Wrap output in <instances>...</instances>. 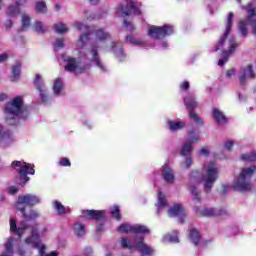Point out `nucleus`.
<instances>
[{
	"label": "nucleus",
	"instance_id": "f257e3e1",
	"mask_svg": "<svg viewBox=\"0 0 256 256\" xmlns=\"http://www.w3.org/2000/svg\"><path fill=\"white\" fill-rule=\"evenodd\" d=\"M25 103L23 96H16L11 102L4 106V114L6 115V123L12 127L19 125V119H24Z\"/></svg>",
	"mask_w": 256,
	"mask_h": 256
},
{
	"label": "nucleus",
	"instance_id": "f03ea898",
	"mask_svg": "<svg viewBox=\"0 0 256 256\" xmlns=\"http://www.w3.org/2000/svg\"><path fill=\"white\" fill-rule=\"evenodd\" d=\"M39 203H41V198L35 194L20 195L16 202V209L20 211L25 221H36L39 219V212L31 209L27 213L26 209L27 207H35Z\"/></svg>",
	"mask_w": 256,
	"mask_h": 256
},
{
	"label": "nucleus",
	"instance_id": "7ed1b4c3",
	"mask_svg": "<svg viewBox=\"0 0 256 256\" xmlns=\"http://www.w3.org/2000/svg\"><path fill=\"white\" fill-rule=\"evenodd\" d=\"M256 166H250L248 168H243L238 179H236L232 186L223 184L221 189V195L225 197L229 189H233V191H240L241 193H245V191H251L253 187L251 183L247 182V179H251L253 175H255Z\"/></svg>",
	"mask_w": 256,
	"mask_h": 256
},
{
	"label": "nucleus",
	"instance_id": "20e7f679",
	"mask_svg": "<svg viewBox=\"0 0 256 256\" xmlns=\"http://www.w3.org/2000/svg\"><path fill=\"white\" fill-rule=\"evenodd\" d=\"M120 243L122 249H129V251H135V249H137L142 256L155 255V250L145 243L144 237H136L134 239L135 245H133V242H131L129 238H122Z\"/></svg>",
	"mask_w": 256,
	"mask_h": 256
},
{
	"label": "nucleus",
	"instance_id": "39448f33",
	"mask_svg": "<svg viewBox=\"0 0 256 256\" xmlns=\"http://www.w3.org/2000/svg\"><path fill=\"white\" fill-rule=\"evenodd\" d=\"M246 10L247 16L245 20H241L238 24V29L242 37H247V25L252 27V34L256 35V8L253 3H249L243 7Z\"/></svg>",
	"mask_w": 256,
	"mask_h": 256
},
{
	"label": "nucleus",
	"instance_id": "423d86ee",
	"mask_svg": "<svg viewBox=\"0 0 256 256\" xmlns=\"http://www.w3.org/2000/svg\"><path fill=\"white\" fill-rule=\"evenodd\" d=\"M11 166L20 167L16 169V171L18 173V185L21 187H25V185L31 181L28 175L35 174V164L15 160L12 162Z\"/></svg>",
	"mask_w": 256,
	"mask_h": 256
},
{
	"label": "nucleus",
	"instance_id": "0eeeda50",
	"mask_svg": "<svg viewBox=\"0 0 256 256\" xmlns=\"http://www.w3.org/2000/svg\"><path fill=\"white\" fill-rule=\"evenodd\" d=\"M219 177V169L215 167V161H210L206 173L202 175V181L204 183V191L206 193H211V189H213V185H215V181H217Z\"/></svg>",
	"mask_w": 256,
	"mask_h": 256
},
{
	"label": "nucleus",
	"instance_id": "6e6552de",
	"mask_svg": "<svg viewBox=\"0 0 256 256\" xmlns=\"http://www.w3.org/2000/svg\"><path fill=\"white\" fill-rule=\"evenodd\" d=\"M141 2H134L133 0H126V5L120 4L118 11L122 17H131V15H142Z\"/></svg>",
	"mask_w": 256,
	"mask_h": 256
},
{
	"label": "nucleus",
	"instance_id": "1a4fd4ad",
	"mask_svg": "<svg viewBox=\"0 0 256 256\" xmlns=\"http://www.w3.org/2000/svg\"><path fill=\"white\" fill-rule=\"evenodd\" d=\"M119 233H132L133 235H149L151 230L147 226L141 224L130 225L129 223H123L118 227Z\"/></svg>",
	"mask_w": 256,
	"mask_h": 256
},
{
	"label": "nucleus",
	"instance_id": "9d476101",
	"mask_svg": "<svg viewBox=\"0 0 256 256\" xmlns=\"http://www.w3.org/2000/svg\"><path fill=\"white\" fill-rule=\"evenodd\" d=\"M148 35L152 39H165L169 35H173V26L164 25V26H151L148 29Z\"/></svg>",
	"mask_w": 256,
	"mask_h": 256
},
{
	"label": "nucleus",
	"instance_id": "9b49d317",
	"mask_svg": "<svg viewBox=\"0 0 256 256\" xmlns=\"http://www.w3.org/2000/svg\"><path fill=\"white\" fill-rule=\"evenodd\" d=\"M184 104L189 111L190 119H193V121L197 125H203V120H201V118H199V115L195 113V109H197V100H195V96L188 95L186 98H184Z\"/></svg>",
	"mask_w": 256,
	"mask_h": 256
},
{
	"label": "nucleus",
	"instance_id": "f8f14e48",
	"mask_svg": "<svg viewBox=\"0 0 256 256\" xmlns=\"http://www.w3.org/2000/svg\"><path fill=\"white\" fill-rule=\"evenodd\" d=\"M235 17V14L233 12H230L226 19V28L225 32L222 35V37L219 39L218 43L214 47V52L217 53L220 49H223L225 45V41H227V37L231 34V29L233 27V19Z\"/></svg>",
	"mask_w": 256,
	"mask_h": 256
},
{
	"label": "nucleus",
	"instance_id": "ddd939ff",
	"mask_svg": "<svg viewBox=\"0 0 256 256\" xmlns=\"http://www.w3.org/2000/svg\"><path fill=\"white\" fill-rule=\"evenodd\" d=\"M188 142L184 143L180 155L182 157H187V155H191V152L193 151V143H199V134L195 133V129H191V131L188 132Z\"/></svg>",
	"mask_w": 256,
	"mask_h": 256
},
{
	"label": "nucleus",
	"instance_id": "4468645a",
	"mask_svg": "<svg viewBox=\"0 0 256 256\" xmlns=\"http://www.w3.org/2000/svg\"><path fill=\"white\" fill-rule=\"evenodd\" d=\"M81 217L86 221H103L105 219V210H82Z\"/></svg>",
	"mask_w": 256,
	"mask_h": 256
},
{
	"label": "nucleus",
	"instance_id": "2eb2a0df",
	"mask_svg": "<svg viewBox=\"0 0 256 256\" xmlns=\"http://www.w3.org/2000/svg\"><path fill=\"white\" fill-rule=\"evenodd\" d=\"M26 245H31L35 249L39 248L41 245V236L39 235V226L34 225L31 227V236L25 239Z\"/></svg>",
	"mask_w": 256,
	"mask_h": 256
},
{
	"label": "nucleus",
	"instance_id": "dca6fc26",
	"mask_svg": "<svg viewBox=\"0 0 256 256\" xmlns=\"http://www.w3.org/2000/svg\"><path fill=\"white\" fill-rule=\"evenodd\" d=\"M256 74L255 71H253V65H248L246 67L240 68V74H239V81L240 85H247V79H255Z\"/></svg>",
	"mask_w": 256,
	"mask_h": 256
},
{
	"label": "nucleus",
	"instance_id": "f3484780",
	"mask_svg": "<svg viewBox=\"0 0 256 256\" xmlns=\"http://www.w3.org/2000/svg\"><path fill=\"white\" fill-rule=\"evenodd\" d=\"M34 85L37 91L40 93V99L42 103H47V90L45 89V82L41 74H36L34 78Z\"/></svg>",
	"mask_w": 256,
	"mask_h": 256
},
{
	"label": "nucleus",
	"instance_id": "a211bd4d",
	"mask_svg": "<svg viewBox=\"0 0 256 256\" xmlns=\"http://www.w3.org/2000/svg\"><path fill=\"white\" fill-rule=\"evenodd\" d=\"M168 213L170 217H179V223H185L187 213L185 212V209L181 207V204H174L173 207L169 208Z\"/></svg>",
	"mask_w": 256,
	"mask_h": 256
},
{
	"label": "nucleus",
	"instance_id": "6ab92c4d",
	"mask_svg": "<svg viewBox=\"0 0 256 256\" xmlns=\"http://www.w3.org/2000/svg\"><path fill=\"white\" fill-rule=\"evenodd\" d=\"M10 231L11 233H15L19 239L25 235V231H27V226L25 222H20L19 226L17 227V220L15 218H10Z\"/></svg>",
	"mask_w": 256,
	"mask_h": 256
},
{
	"label": "nucleus",
	"instance_id": "aec40b11",
	"mask_svg": "<svg viewBox=\"0 0 256 256\" xmlns=\"http://www.w3.org/2000/svg\"><path fill=\"white\" fill-rule=\"evenodd\" d=\"M162 177L166 183L173 184L175 181V174H173V169L169 165L165 164L162 167Z\"/></svg>",
	"mask_w": 256,
	"mask_h": 256
},
{
	"label": "nucleus",
	"instance_id": "412c9836",
	"mask_svg": "<svg viewBox=\"0 0 256 256\" xmlns=\"http://www.w3.org/2000/svg\"><path fill=\"white\" fill-rule=\"evenodd\" d=\"M237 47H239V43L235 40H230V48L222 51V59H224V61H229V57L235 53Z\"/></svg>",
	"mask_w": 256,
	"mask_h": 256
},
{
	"label": "nucleus",
	"instance_id": "4be33fe9",
	"mask_svg": "<svg viewBox=\"0 0 256 256\" xmlns=\"http://www.w3.org/2000/svg\"><path fill=\"white\" fill-rule=\"evenodd\" d=\"M188 237L191 243L195 245V247L199 246V244L201 243V232H199L195 228L190 229Z\"/></svg>",
	"mask_w": 256,
	"mask_h": 256
},
{
	"label": "nucleus",
	"instance_id": "5701e85b",
	"mask_svg": "<svg viewBox=\"0 0 256 256\" xmlns=\"http://www.w3.org/2000/svg\"><path fill=\"white\" fill-rule=\"evenodd\" d=\"M99 46L98 45H93L91 47V54H92V61L96 63V65L105 71V66H103V63H101V59L99 58V52H98Z\"/></svg>",
	"mask_w": 256,
	"mask_h": 256
},
{
	"label": "nucleus",
	"instance_id": "b1692460",
	"mask_svg": "<svg viewBox=\"0 0 256 256\" xmlns=\"http://www.w3.org/2000/svg\"><path fill=\"white\" fill-rule=\"evenodd\" d=\"M168 129L172 132L175 133L176 131H181L185 127V122L183 121H175V120H170L167 123Z\"/></svg>",
	"mask_w": 256,
	"mask_h": 256
},
{
	"label": "nucleus",
	"instance_id": "393cba45",
	"mask_svg": "<svg viewBox=\"0 0 256 256\" xmlns=\"http://www.w3.org/2000/svg\"><path fill=\"white\" fill-rule=\"evenodd\" d=\"M212 115L216 123H227V117L223 112H221V110H219V108H214L212 111Z\"/></svg>",
	"mask_w": 256,
	"mask_h": 256
},
{
	"label": "nucleus",
	"instance_id": "a878e982",
	"mask_svg": "<svg viewBox=\"0 0 256 256\" xmlns=\"http://www.w3.org/2000/svg\"><path fill=\"white\" fill-rule=\"evenodd\" d=\"M66 66H65V71H69L70 73H73V71H77V59L73 57H69L66 59Z\"/></svg>",
	"mask_w": 256,
	"mask_h": 256
},
{
	"label": "nucleus",
	"instance_id": "bb28decb",
	"mask_svg": "<svg viewBox=\"0 0 256 256\" xmlns=\"http://www.w3.org/2000/svg\"><path fill=\"white\" fill-rule=\"evenodd\" d=\"M21 77V63L17 62L15 65L12 66V76L11 81H19Z\"/></svg>",
	"mask_w": 256,
	"mask_h": 256
},
{
	"label": "nucleus",
	"instance_id": "cd10ccee",
	"mask_svg": "<svg viewBox=\"0 0 256 256\" xmlns=\"http://www.w3.org/2000/svg\"><path fill=\"white\" fill-rule=\"evenodd\" d=\"M74 233L78 237H83V235H85V233H87V229L85 228V225H83L80 222H77L74 224Z\"/></svg>",
	"mask_w": 256,
	"mask_h": 256
},
{
	"label": "nucleus",
	"instance_id": "c85d7f7f",
	"mask_svg": "<svg viewBox=\"0 0 256 256\" xmlns=\"http://www.w3.org/2000/svg\"><path fill=\"white\" fill-rule=\"evenodd\" d=\"M96 37L99 41H107V39H111V34L100 28L96 31Z\"/></svg>",
	"mask_w": 256,
	"mask_h": 256
},
{
	"label": "nucleus",
	"instance_id": "c756f323",
	"mask_svg": "<svg viewBox=\"0 0 256 256\" xmlns=\"http://www.w3.org/2000/svg\"><path fill=\"white\" fill-rule=\"evenodd\" d=\"M53 207L57 211L58 215H65L67 213L65 206L57 200L53 202Z\"/></svg>",
	"mask_w": 256,
	"mask_h": 256
},
{
	"label": "nucleus",
	"instance_id": "7c9ffc66",
	"mask_svg": "<svg viewBox=\"0 0 256 256\" xmlns=\"http://www.w3.org/2000/svg\"><path fill=\"white\" fill-rule=\"evenodd\" d=\"M35 11L36 13L41 14L47 13V4L45 3V1L36 2Z\"/></svg>",
	"mask_w": 256,
	"mask_h": 256
},
{
	"label": "nucleus",
	"instance_id": "2f4dec72",
	"mask_svg": "<svg viewBox=\"0 0 256 256\" xmlns=\"http://www.w3.org/2000/svg\"><path fill=\"white\" fill-rule=\"evenodd\" d=\"M190 193L193 195L194 201H201V192H199V189L196 188L195 185L191 184L189 188Z\"/></svg>",
	"mask_w": 256,
	"mask_h": 256
},
{
	"label": "nucleus",
	"instance_id": "473e14b6",
	"mask_svg": "<svg viewBox=\"0 0 256 256\" xmlns=\"http://www.w3.org/2000/svg\"><path fill=\"white\" fill-rule=\"evenodd\" d=\"M110 213L113 217V219H116V221H121V209L119 206L115 205L110 209Z\"/></svg>",
	"mask_w": 256,
	"mask_h": 256
},
{
	"label": "nucleus",
	"instance_id": "72a5a7b5",
	"mask_svg": "<svg viewBox=\"0 0 256 256\" xmlns=\"http://www.w3.org/2000/svg\"><path fill=\"white\" fill-rule=\"evenodd\" d=\"M34 31H36V33H39L40 35H43L47 33V27L43 26V22L37 21L34 24Z\"/></svg>",
	"mask_w": 256,
	"mask_h": 256
},
{
	"label": "nucleus",
	"instance_id": "f704fd0d",
	"mask_svg": "<svg viewBox=\"0 0 256 256\" xmlns=\"http://www.w3.org/2000/svg\"><path fill=\"white\" fill-rule=\"evenodd\" d=\"M54 31L63 35V33H67V31H69V28H67L63 22H60L54 25Z\"/></svg>",
	"mask_w": 256,
	"mask_h": 256
},
{
	"label": "nucleus",
	"instance_id": "c9c22d12",
	"mask_svg": "<svg viewBox=\"0 0 256 256\" xmlns=\"http://www.w3.org/2000/svg\"><path fill=\"white\" fill-rule=\"evenodd\" d=\"M63 89V81H61V78H56L54 81L53 91L55 95H59L61 93V90Z\"/></svg>",
	"mask_w": 256,
	"mask_h": 256
},
{
	"label": "nucleus",
	"instance_id": "e433bc0d",
	"mask_svg": "<svg viewBox=\"0 0 256 256\" xmlns=\"http://www.w3.org/2000/svg\"><path fill=\"white\" fill-rule=\"evenodd\" d=\"M201 217H216L215 208H205L200 212Z\"/></svg>",
	"mask_w": 256,
	"mask_h": 256
},
{
	"label": "nucleus",
	"instance_id": "4c0bfd02",
	"mask_svg": "<svg viewBox=\"0 0 256 256\" xmlns=\"http://www.w3.org/2000/svg\"><path fill=\"white\" fill-rule=\"evenodd\" d=\"M6 255L13 256V238H9V240L5 244V251L3 252Z\"/></svg>",
	"mask_w": 256,
	"mask_h": 256
},
{
	"label": "nucleus",
	"instance_id": "58836bf2",
	"mask_svg": "<svg viewBox=\"0 0 256 256\" xmlns=\"http://www.w3.org/2000/svg\"><path fill=\"white\" fill-rule=\"evenodd\" d=\"M29 27H31V17H29L27 14H24L22 16V30L27 31Z\"/></svg>",
	"mask_w": 256,
	"mask_h": 256
},
{
	"label": "nucleus",
	"instance_id": "ea45409f",
	"mask_svg": "<svg viewBox=\"0 0 256 256\" xmlns=\"http://www.w3.org/2000/svg\"><path fill=\"white\" fill-rule=\"evenodd\" d=\"M240 159H242V161H248L249 163H256V153L252 152L250 155L242 154Z\"/></svg>",
	"mask_w": 256,
	"mask_h": 256
},
{
	"label": "nucleus",
	"instance_id": "a19ab883",
	"mask_svg": "<svg viewBox=\"0 0 256 256\" xmlns=\"http://www.w3.org/2000/svg\"><path fill=\"white\" fill-rule=\"evenodd\" d=\"M17 14H19V5H10L7 11L8 17H15Z\"/></svg>",
	"mask_w": 256,
	"mask_h": 256
},
{
	"label": "nucleus",
	"instance_id": "79ce46f5",
	"mask_svg": "<svg viewBox=\"0 0 256 256\" xmlns=\"http://www.w3.org/2000/svg\"><path fill=\"white\" fill-rule=\"evenodd\" d=\"M158 206H160V207H166L167 206L166 196L161 191H158Z\"/></svg>",
	"mask_w": 256,
	"mask_h": 256
},
{
	"label": "nucleus",
	"instance_id": "37998d69",
	"mask_svg": "<svg viewBox=\"0 0 256 256\" xmlns=\"http://www.w3.org/2000/svg\"><path fill=\"white\" fill-rule=\"evenodd\" d=\"M126 43H129L130 45H143V42L139 39H135V37L133 36H127L125 39Z\"/></svg>",
	"mask_w": 256,
	"mask_h": 256
},
{
	"label": "nucleus",
	"instance_id": "c03bdc74",
	"mask_svg": "<svg viewBox=\"0 0 256 256\" xmlns=\"http://www.w3.org/2000/svg\"><path fill=\"white\" fill-rule=\"evenodd\" d=\"M60 167H71V160L67 157H63L59 160Z\"/></svg>",
	"mask_w": 256,
	"mask_h": 256
},
{
	"label": "nucleus",
	"instance_id": "a18cd8bd",
	"mask_svg": "<svg viewBox=\"0 0 256 256\" xmlns=\"http://www.w3.org/2000/svg\"><path fill=\"white\" fill-rule=\"evenodd\" d=\"M216 217H229V212L225 208H220L216 210Z\"/></svg>",
	"mask_w": 256,
	"mask_h": 256
},
{
	"label": "nucleus",
	"instance_id": "49530a36",
	"mask_svg": "<svg viewBox=\"0 0 256 256\" xmlns=\"http://www.w3.org/2000/svg\"><path fill=\"white\" fill-rule=\"evenodd\" d=\"M200 173L199 171L197 170H193L191 173H190V176H189V180L190 181H197L198 177H200Z\"/></svg>",
	"mask_w": 256,
	"mask_h": 256
},
{
	"label": "nucleus",
	"instance_id": "de8ad7c7",
	"mask_svg": "<svg viewBox=\"0 0 256 256\" xmlns=\"http://www.w3.org/2000/svg\"><path fill=\"white\" fill-rule=\"evenodd\" d=\"M191 165H193V159H191L190 157L186 158L185 162L182 163V167L184 169H189V167H191Z\"/></svg>",
	"mask_w": 256,
	"mask_h": 256
},
{
	"label": "nucleus",
	"instance_id": "09e8293b",
	"mask_svg": "<svg viewBox=\"0 0 256 256\" xmlns=\"http://www.w3.org/2000/svg\"><path fill=\"white\" fill-rule=\"evenodd\" d=\"M190 85L189 81H184L180 84L181 91H189Z\"/></svg>",
	"mask_w": 256,
	"mask_h": 256
},
{
	"label": "nucleus",
	"instance_id": "8fccbe9b",
	"mask_svg": "<svg viewBox=\"0 0 256 256\" xmlns=\"http://www.w3.org/2000/svg\"><path fill=\"white\" fill-rule=\"evenodd\" d=\"M19 192V188H17L16 186H11L8 188V193L10 195H16V193Z\"/></svg>",
	"mask_w": 256,
	"mask_h": 256
},
{
	"label": "nucleus",
	"instance_id": "3c124183",
	"mask_svg": "<svg viewBox=\"0 0 256 256\" xmlns=\"http://www.w3.org/2000/svg\"><path fill=\"white\" fill-rule=\"evenodd\" d=\"M55 46L59 49H63L64 47V40L61 38L56 39Z\"/></svg>",
	"mask_w": 256,
	"mask_h": 256
},
{
	"label": "nucleus",
	"instance_id": "603ef678",
	"mask_svg": "<svg viewBox=\"0 0 256 256\" xmlns=\"http://www.w3.org/2000/svg\"><path fill=\"white\" fill-rule=\"evenodd\" d=\"M84 256H93V249L91 247H86L83 252Z\"/></svg>",
	"mask_w": 256,
	"mask_h": 256
},
{
	"label": "nucleus",
	"instance_id": "864d4df0",
	"mask_svg": "<svg viewBox=\"0 0 256 256\" xmlns=\"http://www.w3.org/2000/svg\"><path fill=\"white\" fill-rule=\"evenodd\" d=\"M75 27H76V29H77L78 31H83V29H85V27H87V26L84 25V24L81 23V22H77V23L75 24Z\"/></svg>",
	"mask_w": 256,
	"mask_h": 256
},
{
	"label": "nucleus",
	"instance_id": "5fc2aeb1",
	"mask_svg": "<svg viewBox=\"0 0 256 256\" xmlns=\"http://www.w3.org/2000/svg\"><path fill=\"white\" fill-rule=\"evenodd\" d=\"M89 39V33H84L82 35H80L79 41L81 43H85V40Z\"/></svg>",
	"mask_w": 256,
	"mask_h": 256
},
{
	"label": "nucleus",
	"instance_id": "6e6d98bb",
	"mask_svg": "<svg viewBox=\"0 0 256 256\" xmlns=\"http://www.w3.org/2000/svg\"><path fill=\"white\" fill-rule=\"evenodd\" d=\"M7 59H9V55H7L6 53L0 54V63H5Z\"/></svg>",
	"mask_w": 256,
	"mask_h": 256
},
{
	"label": "nucleus",
	"instance_id": "4d7b16f0",
	"mask_svg": "<svg viewBox=\"0 0 256 256\" xmlns=\"http://www.w3.org/2000/svg\"><path fill=\"white\" fill-rule=\"evenodd\" d=\"M169 241L171 243H179V237L177 235L175 236H169Z\"/></svg>",
	"mask_w": 256,
	"mask_h": 256
},
{
	"label": "nucleus",
	"instance_id": "13d9d810",
	"mask_svg": "<svg viewBox=\"0 0 256 256\" xmlns=\"http://www.w3.org/2000/svg\"><path fill=\"white\" fill-rule=\"evenodd\" d=\"M225 148L228 151H231V149H233V141H231V140L227 141L226 144H225Z\"/></svg>",
	"mask_w": 256,
	"mask_h": 256
},
{
	"label": "nucleus",
	"instance_id": "bf43d9fd",
	"mask_svg": "<svg viewBox=\"0 0 256 256\" xmlns=\"http://www.w3.org/2000/svg\"><path fill=\"white\" fill-rule=\"evenodd\" d=\"M235 75V68L226 71V77H233Z\"/></svg>",
	"mask_w": 256,
	"mask_h": 256
},
{
	"label": "nucleus",
	"instance_id": "052dcab7",
	"mask_svg": "<svg viewBox=\"0 0 256 256\" xmlns=\"http://www.w3.org/2000/svg\"><path fill=\"white\" fill-rule=\"evenodd\" d=\"M39 254L40 256H46L47 254L45 253V245H42L40 248H39Z\"/></svg>",
	"mask_w": 256,
	"mask_h": 256
},
{
	"label": "nucleus",
	"instance_id": "680f3d73",
	"mask_svg": "<svg viewBox=\"0 0 256 256\" xmlns=\"http://www.w3.org/2000/svg\"><path fill=\"white\" fill-rule=\"evenodd\" d=\"M6 29H11L13 27V20H8L5 24Z\"/></svg>",
	"mask_w": 256,
	"mask_h": 256
},
{
	"label": "nucleus",
	"instance_id": "e2e57ef3",
	"mask_svg": "<svg viewBox=\"0 0 256 256\" xmlns=\"http://www.w3.org/2000/svg\"><path fill=\"white\" fill-rule=\"evenodd\" d=\"M103 229H104V225L103 224H98L96 226L97 233H101V231H103Z\"/></svg>",
	"mask_w": 256,
	"mask_h": 256
},
{
	"label": "nucleus",
	"instance_id": "0e129e2a",
	"mask_svg": "<svg viewBox=\"0 0 256 256\" xmlns=\"http://www.w3.org/2000/svg\"><path fill=\"white\" fill-rule=\"evenodd\" d=\"M200 154L201 155H209V150L205 149V148H201L200 149Z\"/></svg>",
	"mask_w": 256,
	"mask_h": 256
},
{
	"label": "nucleus",
	"instance_id": "69168bd1",
	"mask_svg": "<svg viewBox=\"0 0 256 256\" xmlns=\"http://www.w3.org/2000/svg\"><path fill=\"white\" fill-rule=\"evenodd\" d=\"M226 63H227V61L224 60L223 58L218 61V65H219L220 67H223V65H225Z\"/></svg>",
	"mask_w": 256,
	"mask_h": 256
},
{
	"label": "nucleus",
	"instance_id": "338daca9",
	"mask_svg": "<svg viewBox=\"0 0 256 256\" xmlns=\"http://www.w3.org/2000/svg\"><path fill=\"white\" fill-rule=\"evenodd\" d=\"M25 253H26V251H25L23 248H19V249H18V255L24 256Z\"/></svg>",
	"mask_w": 256,
	"mask_h": 256
},
{
	"label": "nucleus",
	"instance_id": "774afa93",
	"mask_svg": "<svg viewBox=\"0 0 256 256\" xmlns=\"http://www.w3.org/2000/svg\"><path fill=\"white\" fill-rule=\"evenodd\" d=\"M5 99H7V94L5 93L0 94V101H5Z\"/></svg>",
	"mask_w": 256,
	"mask_h": 256
}]
</instances>
